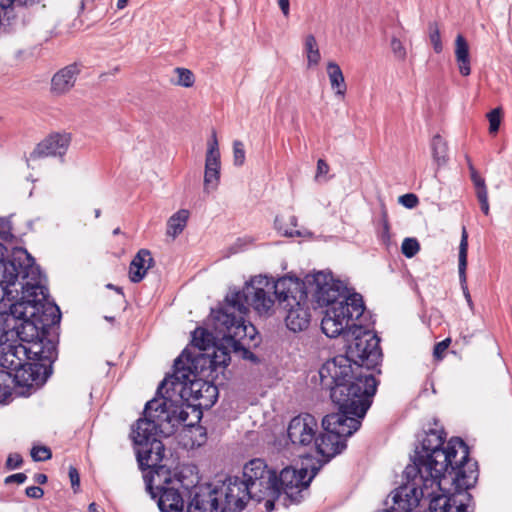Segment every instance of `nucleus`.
Segmentation results:
<instances>
[{
    "mask_svg": "<svg viewBox=\"0 0 512 512\" xmlns=\"http://www.w3.org/2000/svg\"><path fill=\"white\" fill-rule=\"evenodd\" d=\"M88 512H104V510L99 508L96 503H91L88 507Z\"/></svg>",
    "mask_w": 512,
    "mask_h": 512,
    "instance_id": "52",
    "label": "nucleus"
},
{
    "mask_svg": "<svg viewBox=\"0 0 512 512\" xmlns=\"http://www.w3.org/2000/svg\"><path fill=\"white\" fill-rule=\"evenodd\" d=\"M304 50L307 57L308 68L315 67L321 60V54L318 48L317 41L313 35H307L304 43Z\"/></svg>",
    "mask_w": 512,
    "mask_h": 512,
    "instance_id": "29",
    "label": "nucleus"
},
{
    "mask_svg": "<svg viewBox=\"0 0 512 512\" xmlns=\"http://www.w3.org/2000/svg\"><path fill=\"white\" fill-rule=\"evenodd\" d=\"M277 497H271V496H265V498L263 500H266L265 501V507L269 510V509H272L273 508V500L276 499Z\"/></svg>",
    "mask_w": 512,
    "mask_h": 512,
    "instance_id": "51",
    "label": "nucleus"
},
{
    "mask_svg": "<svg viewBox=\"0 0 512 512\" xmlns=\"http://www.w3.org/2000/svg\"><path fill=\"white\" fill-rule=\"evenodd\" d=\"M27 476L24 473H16L9 475L5 478L4 482L5 484H11V483H18L22 484L26 481Z\"/></svg>",
    "mask_w": 512,
    "mask_h": 512,
    "instance_id": "47",
    "label": "nucleus"
},
{
    "mask_svg": "<svg viewBox=\"0 0 512 512\" xmlns=\"http://www.w3.org/2000/svg\"><path fill=\"white\" fill-rule=\"evenodd\" d=\"M153 264L154 259L152 258L150 251L147 249L139 250L130 263L129 278L131 282H140Z\"/></svg>",
    "mask_w": 512,
    "mask_h": 512,
    "instance_id": "24",
    "label": "nucleus"
},
{
    "mask_svg": "<svg viewBox=\"0 0 512 512\" xmlns=\"http://www.w3.org/2000/svg\"><path fill=\"white\" fill-rule=\"evenodd\" d=\"M450 343H451V339L450 338H446L443 341L437 343L435 345L434 351H433L434 357L437 358V359H441L442 356H443V353L447 350V348L449 347Z\"/></svg>",
    "mask_w": 512,
    "mask_h": 512,
    "instance_id": "43",
    "label": "nucleus"
},
{
    "mask_svg": "<svg viewBox=\"0 0 512 512\" xmlns=\"http://www.w3.org/2000/svg\"><path fill=\"white\" fill-rule=\"evenodd\" d=\"M189 218V211L181 209L173 214L167 222V235L175 238L178 236L186 227Z\"/></svg>",
    "mask_w": 512,
    "mask_h": 512,
    "instance_id": "28",
    "label": "nucleus"
},
{
    "mask_svg": "<svg viewBox=\"0 0 512 512\" xmlns=\"http://www.w3.org/2000/svg\"><path fill=\"white\" fill-rule=\"evenodd\" d=\"M391 49L397 59L404 60L406 58V49L398 38H392Z\"/></svg>",
    "mask_w": 512,
    "mask_h": 512,
    "instance_id": "39",
    "label": "nucleus"
},
{
    "mask_svg": "<svg viewBox=\"0 0 512 512\" xmlns=\"http://www.w3.org/2000/svg\"><path fill=\"white\" fill-rule=\"evenodd\" d=\"M242 483L250 490L253 499L263 501L265 496L279 497L277 474L268 469L262 459H253L243 468Z\"/></svg>",
    "mask_w": 512,
    "mask_h": 512,
    "instance_id": "12",
    "label": "nucleus"
},
{
    "mask_svg": "<svg viewBox=\"0 0 512 512\" xmlns=\"http://www.w3.org/2000/svg\"><path fill=\"white\" fill-rule=\"evenodd\" d=\"M233 162L235 166H242L245 162L244 145L238 140L233 143Z\"/></svg>",
    "mask_w": 512,
    "mask_h": 512,
    "instance_id": "36",
    "label": "nucleus"
},
{
    "mask_svg": "<svg viewBox=\"0 0 512 512\" xmlns=\"http://www.w3.org/2000/svg\"><path fill=\"white\" fill-rule=\"evenodd\" d=\"M429 38L430 42L433 46V49L436 53H440L443 50V45L441 42L440 31L438 25L436 23L429 24Z\"/></svg>",
    "mask_w": 512,
    "mask_h": 512,
    "instance_id": "34",
    "label": "nucleus"
},
{
    "mask_svg": "<svg viewBox=\"0 0 512 512\" xmlns=\"http://www.w3.org/2000/svg\"><path fill=\"white\" fill-rule=\"evenodd\" d=\"M190 357L182 353L174 362V372L166 377L158 387L157 394L169 398L173 404L184 409V403L198 401L197 405L209 407L217 399L218 389L215 385L197 378V370L189 363Z\"/></svg>",
    "mask_w": 512,
    "mask_h": 512,
    "instance_id": "8",
    "label": "nucleus"
},
{
    "mask_svg": "<svg viewBox=\"0 0 512 512\" xmlns=\"http://www.w3.org/2000/svg\"><path fill=\"white\" fill-rule=\"evenodd\" d=\"M318 433V421L309 414L303 413L291 419L287 428L288 439L294 449L310 452Z\"/></svg>",
    "mask_w": 512,
    "mask_h": 512,
    "instance_id": "18",
    "label": "nucleus"
},
{
    "mask_svg": "<svg viewBox=\"0 0 512 512\" xmlns=\"http://www.w3.org/2000/svg\"><path fill=\"white\" fill-rule=\"evenodd\" d=\"M327 74L329 77L331 88L334 90L337 96L343 98L346 93L347 87L340 66L335 62H329L327 64Z\"/></svg>",
    "mask_w": 512,
    "mask_h": 512,
    "instance_id": "27",
    "label": "nucleus"
},
{
    "mask_svg": "<svg viewBox=\"0 0 512 512\" xmlns=\"http://www.w3.org/2000/svg\"><path fill=\"white\" fill-rule=\"evenodd\" d=\"M95 217L98 218L101 214V210L100 209H95Z\"/></svg>",
    "mask_w": 512,
    "mask_h": 512,
    "instance_id": "55",
    "label": "nucleus"
},
{
    "mask_svg": "<svg viewBox=\"0 0 512 512\" xmlns=\"http://www.w3.org/2000/svg\"><path fill=\"white\" fill-rule=\"evenodd\" d=\"M471 170V180L476 188V194L480 191H487V187L485 184V180L478 175L476 170L473 167H470Z\"/></svg>",
    "mask_w": 512,
    "mask_h": 512,
    "instance_id": "41",
    "label": "nucleus"
},
{
    "mask_svg": "<svg viewBox=\"0 0 512 512\" xmlns=\"http://www.w3.org/2000/svg\"><path fill=\"white\" fill-rule=\"evenodd\" d=\"M69 478L71 481L72 488L76 492L80 486V476L78 470L73 466H70L69 468Z\"/></svg>",
    "mask_w": 512,
    "mask_h": 512,
    "instance_id": "46",
    "label": "nucleus"
},
{
    "mask_svg": "<svg viewBox=\"0 0 512 512\" xmlns=\"http://www.w3.org/2000/svg\"><path fill=\"white\" fill-rule=\"evenodd\" d=\"M329 170H330V167H329L328 163L323 159H319L317 161L315 180L316 181H321V180L327 181V179H328L327 174H328Z\"/></svg>",
    "mask_w": 512,
    "mask_h": 512,
    "instance_id": "40",
    "label": "nucleus"
},
{
    "mask_svg": "<svg viewBox=\"0 0 512 512\" xmlns=\"http://www.w3.org/2000/svg\"><path fill=\"white\" fill-rule=\"evenodd\" d=\"M220 150L216 132L213 131L211 138L207 142V151L205 155L204 171V191L210 193L215 191L220 181Z\"/></svg>",
    "mask_w": 512,
    "mask_h": 512,
    "instance_id": "19",
    "label": "nucleus"
},
{
    "mask_svg": "<svg viewBox=\"0 0 512 512\" xmlns=\"http://www.w3.org/2000/svg\"><path fill=\"white\" fill-rule=\"evenodd\" d=\"M174 78L171 79V83L176 86H181L185 88H190L195 83L194 73L187 68L176 67L173 70Z\"/></svg>",
    "mask_w": 512,
    "mask_h": 512,
    "instance_id": "31",
    "label": "nucleus"
},
{
    "mask_svg": "<svg viewBox=\"0 0 512 512\" xmlns=\"http://www.w3.org/2000/svg\"><path fill=\"white\" fill-rule=\"evenodd\" d=\"M188 415L186 410H179L169 398L164 399L162 395L147 402L144 418L136 422L131 434L142 470L160 465L164 445L157 436L172 435L178 425L186 422Z\"/></svg>",
    "mask_w": 512,
    "mask_h": 512,
    "instance_id": "7",
    "label": "nucleus"
},
{
    "mask_svg": "<svg viewBox=\"0 0 512 512\" xmlns=\"http://www.w3.org/2000/svg\"><path fill=\"white\" fill-rule=\"evenodd\" d=\"M319 468L312 467L308 476V468L286 467L277 476L280 495L284 494L291 502H299Z\"/></svg>",
    "mask_w": 512,
    "mask_h": 512,
    "instance_id": "16",
    "label": "nucleus"
},
{
    "mask_svg": "<svg viewBox=\"0 0 512 512\" xmlns=\"http://www.w3.org/2000/svg\"><path fill=\"white\" fill-rule=\"evenodd\" d=\"M42 313L30 321L20 322V330L14 338L0 346V373L9 376L12 392L14 386L32 387L38 385L44 365L38 361H52L56 355L55 342L47 338L48 329L44 325Z\"/></svg>",
    "mask_w": 512,
    "mask_h": 512,
    "instance_id": "4",
    "label": "nucleus"
},
{
    "mask_svg": "<svg viewBox=\"0 0 512 512\" xmlns=\"http://www.w3.org/2000/svg\"><path fill=\"white\" fill-rule=\"evenodd\" d=\"M487 118L489 121V132L492 134H495L499 130L501 120H502L501 108H495V109L491 110L487 114Z\"/></svg>",
    "mask_w": 512,
    "mask_h": 512,
    "instance_id": "35",
    "label": "nucleus"
},
{
    "mask_svg": "<svg viewBox=\"0 0 512 512\" xmlns=\"http://www.w3.org/2000/svg\"><path fill=\"white\" fill-rule=\"evenodd\" d=\"M3 249H4V246L2 244H0V255L3 256Z\"/></svg>",
    "mask_w": 512,
    "mask_h": 512,
    "instance_id": "56",
    "label": "nucleus"
},
{
    "mask_svg": "<svg viewBox=\"0 0 512 512\" xmlns=\"http://www.w3.org/2000/svg\"><path fill=\"white\" fill-rule=\"evenodd\" d=\"M5 381L11 382L8 375L0 373V402L6 401L12 395L10 386H8Z\"/></svg>",
    "mask_w": 512,
    "mask_h": 512,
    "instance_id": "38",
    "label": "nucleus"
},
{
    "mask_svg": "<svg viewBox=\"0 0 512 512\" xmlns=\"http://www.w3.org/2000/svg\"><path fill=\"white\" fill-rule=\"evenodd\" d=\"M275 298L285 311L286 327L293 332H301L308 328L311 311L305 282L298 278L285 276L271 282L265 276H255L241 291H234L235 299L241 311L248 313L252 307L260 316H271L274 313Z\"/></svg>",
    "mask_w": 512,
    "mask_h": 512,
    "instance_id": "3",
    "label": "nucleus"
},
{
    "mask_svg": "<svg viewBox=\"0 0 512 512\" xmlns=\"http://www.w3.org/2000/svg\"><path fill=\"white\" fill-rule=\"evenodd\" d=\"M339 412L326 415L322 419L323 432L317 433L310 449L326 458V461L340 454L346 448V439L356 432L365 416L360 413L358 405L343 407L339 403Z\"/></svg>",
    "mask_w": 512,
    "mask_h": 512,
    "instance_id": "9",
    "label": "nucleus"
},
{
    "mask_svg": "<svg viewBox=\"0 0 512 512\" xmlns=\"http://www.w3.org/2000/svg\"><path fill=\"white\" fill-rule=\"evenodd\" d=\"M234 291H230L225 298V306L212 311L211 322L214 332L206 328L198 327L192 333V343L201 352L190 359V364L195 370L216 371L225 367L230 362L228 347L238 350L241 342L248 338L252 340L255 335V327L246 323V311H241L236 300L231 301Z\"/></svg>",
    "mask_w": 512,
    "mask_h": 512,
    "instance_id": "5",
    "label": "nucleus"
},
{
    "mask_svg": "<svg viewBox=\"0 0 512 512\" xmlns=\"http://www.w3.org/2000/svg\"><path fill=\"white\" fill-rule=\"evenodd\" d=\"M212 490L218 498L220 512H240L248 500L253 499L250 490L238 477H230Z\"/></svg>",
    "mask_w": 512,
    "mask_h": 512,
    "instance_id": "15",
    "label": "nucleus"
},
{
    "mask_svg": "<svg viewBox=\"0 0 512 512\" xmlns=\"http://www.w3.org/2000/svg\"><path fill=\"white\" fill-rule=\"evenodd\" d=\"M467 254H468V233L463 227L462 234H461V240L459 244V254H458V273H459V280L461 284V288L463 290L464 296L468 303H471V297L470 293L468 291L467 287V276H466V269H467Z\"/></svg>",
    "mask_w": 512,
    "mask_h": 512,
    "instance_id": "25",
    "label": "nucleus"
},
{
    "mask_svg": "<svg viewBox=\"0 0 512 512\" xmlns=\"http://www.w3.org/2000/svg\"><path fill=\"white\" fill-rule=\"evenodd\" d=\"M35 482L38 484H45L47 482V476L42 473H38L34 476Z\"/></svg>",
    "mask_w": 512,
    "mask_h": 512,
    "instance_id": "50",
    "label": "nucleus"
},
{
    "mask_svg": "<svg viewBox=\"0 0 512 512\" xmlns=\"http://www.w3.org/2000/svg\"><path fill=\"white\" fill-rule=\"evenodd\" d=\"M34 461H46L52 457L51 450L46 446H34L31 450Z\"/></svg>",
    "mask_w": 512,
    "mask_h": 512,
    "instance_id": "37",
    "label": "nucleus"
},
{
    "mask_svg": "<svg viewBox=\"0 0 512 512\" xmlns=\"http://www.w3.org/2000/svg\"><path fill=\"white\" fill-rule=\"evenodd\" d=\"M407 478L409 479V477ZM410 478L412 483L398 487L392 492L390 500H386V505L389 506L390 510L410 512L418 506L422 497H431L432 499L439 495H435L437 491H440L436 486L425 488L418 473L413 472Z\"/></svg>",
    "mask_w": 512,
    "mask_h": 512,
    "instance_id": "13",
    "label": "nucleus"
},
{
    "mask_svg": "<svg viewBox=\"0 0 512 512\" xmlns=\"http://www.w3.org/2000/svg\"><path fill=\"white\" fill-rule=\"evenodd\" d=\"M420 250V245L415 238H405L401 245V252L407 258L414 257Z\"/></svg>",
    "mask_w": 512,
    "mask_h": 512,
    "instance_id": "33",
    "label": "nucleus"
},
{
    "mask_svg": "<svg viewBox=\"0 0 512 512\" xmlns=\"http://www.w3.org/2000/svg\"><path fill=\"white\" fill-rule=\"evenodd\" d=\"M217 496H214L212 487L200 486L192 494L187 506V512H220Z\"/></svg>",
    "mask_w": 512,
    "mask_h": 512,
    "instance_id": "22",
    "label": "nucleus"
},
{
    "mask_svg": "<svg viewBox=\"0 0 512 512\" xmlns=\"http://www.w3.org/2000/svg\"><path fill=\"white\" fill-rule=\"evenodd\" d=\"M455 59L459 73L462 76H469L471 73V59L469 45L463 35H457L455 39Z\"/></svg>",
    "mask_w": 512,
    "mask_h": 512,
    "instance_id": "26",
    "label": "nucleus"
},
{
    "mask_svg": "<svg viewBox=\"0 0 512 512\" xmlns=\"http://www.w3.org/2000/svg\"><path fill=\"white\" fill-rule=\"evenodd\" d=\"M107 288L114 289V290H116L118 293H122V289H121L120 287H115L113 284H108V285H107Z\"/></svg>",
    "mask_w": 512,
    "mask_h": 512,
    "instance_id": "54",
    "label": "nucleus"
},
{
    "mask_svg": "<svg viewBox=\"0 0 512 512\" xmlns=\"http://www.w3.org/2000/svg\"><path fill=\"white\" fill-rule=\"evenodd\" d=\"M45 282L40 268L25 250H15L11 259H0L1 300H13L14 292L18 293L19 286L22 296L17 302L37 304L38 309L42 311L44 325H56L60 322V310L58 306L48 301Z\"/></svg>",
    "mask_w": 512,
    "mask_h": 512,
    "instance_id": "6",
    "label": "nucleus"
},
{
    "mask_svg": "<svg viewBox=\"0 0 512 512\" xmlns=\"http://www.w3.org/2000/svg\"><path fill=\"white\" fill-rule=\"evenodd\" d=\"M22 457L17 453L9 454L6 460V467L8 469H16L19 468L22 464Z\"/></svg>",
    "mask_w": 512,
    "mask_h": 512,
    "instance_id": "45",
    "label": "nucleus"
},
{
    "mask_svg": "<svg viewBox=\"0 0 512 512\" xmlns=\"http://www.w3.org/2000/svg\"><path fill=\"white\" fill-rule=\"evenodd\" d=\"M25 493L30 498L39 499L43 496L44 491L39 486H30L26 488Z\"/></svg>",
    "mask_w": 512,
    "mask_h": 512,
    "instance_id": "48",
    "label": "nucleus"
},
{
    "mask_svg": "<svg viewBox=\"0 0 512 512\" xmlns=\"http://www.w3.org/2000/svg\"><path fill=\"white\" fill-rule=\"evenodd\" d=\"M129 0H118L117 1V8L118 9H123L127 3H128Z\"/></svg>",
    "mask_w": 512,
    "mask_h": 512,
    "instance_id": "53",
    "label": "nucleus"
},
{
    "mask_svg": "<svg viewBox=\"0 0 512 512\" xmlns=\"http://www.w3.org/2000/svg\"><path fill=\"white\" fill-rule=\"evenodd\" d=\"M477 199L480 203L481 210L485 215L489 214L490 207L488 202V191H480L476 194Z\"/></svg>",
    "mask_w": 512,
    "mask_h": 512,
    "instance_id": "44",
    "label": "nucleus"
},
{
    "mask_svg": "<svg viewBox=\"0 0 512 512\" xmlns=\"http://www.w3.org/2000/svg\"><path fill=\"white\" fill-rule=\"evenodd\" d=\"M444 438L435 430L425 435L420 448H417L413 465L405 469L410 477L418 473L425 488L436 486L441 492L446 491V485H453L455 492L464 491L474 485L477 480V470L469 463V449L461 438H452L443 448Z\"/></svg>",
    "mask_w": 512,
    "mask_h": 512,
    "instance_id": "2",
    "label": "nucleus"
},
{
    "mask_svg": "<svg viewBox=\"0 0 512 512\" xmlns=\"http://www.w3.org/2000/svg\"><path fill=\"white\" fill-rule=\"evenodd\" d=\"M120 232V229L119 228H116L114 231H113V234H118Z\"/></svg>",
    "mask_w": 512,
    "mask_h": 512,
    "instance_id": "57",
    "label": "nucleus"
},
{
    "mask_svg": "<svg viewBox=\"0 0 512 512\" xmlns=\"http://www.w3.org/2000/svg\"><path fill=\"white\" fill-rule=\"evenodd\" d=\"M432 155L438 166L445 165L447 158V143L440 135H435L431 143Z\"/></svg>",
    "mask_w": 512,
    "mask_h": 512,
    "instance_id": "30",
    "label": "nucleus"
},
{
    "mask_svg": "<svg viewBox=\"0 0 512 512\" xmlns=\"http://www.w3.org/2000/svg\"><path fill=\"white\" fill-rule=\"evenodd\" d=\"M365 306L362 296L353 293L352 302L343 304H334L326 308L321 321V329L329 338H335L343 335L346 341H350V335L354 327L359 325L350 324L357 320L364 312Z\"/></svg>",
    "mask_w": 512,
    "mask_h": 512,
    "instance_id": "11",
    "label": "nucleus"
},
{
    "mask_svg": "<svg viewBox=\"0 0 512 512\" xmlns=\"http://www.w3.org/2000/svg\"><path fill=\"white\" fill-rule=\"evenodd\" d=\"M469 495L465 491L442 492L430 499L429 512H468L466 501Z\"/></svg>",
    "mask_w": 512,
    "mask_h": 512,
    "instance_id": "20",
    "label": "nucleus"
},
{
    "mask_svg": "<svg viewBox=\"0 0 512 512\" xmlns=\"http://www.w3.org/2000/svg\"><path fill=\"white\" fill-rule=\"evenodd\" d=\"M382 512H395V511H392L389 508H387V509L383 510Z\"/></svg>",
    "mask_w": 512,
    "mask_h": 512,
    "instance_id": "58",
    "label": "nucleus"
},
{
    "mask_svg": "<svg viewBox=\"0 0 512 512\" xmlns=\"http://www.w3.org/2000/svg\"><path fill=\"white\" fill-rule=\"evenodd\" d=\"M306 282L319 306L329 308L336 303L344 305V301L352 302L353 294H350L346 287L340 281L334 280L330 274L317 272L307 276Z\"/></svg>",
    "mask_w": 512,
    "mask_h": 512,
    "instance_id": "14",
    "label": "nucleus"
},
{
    "mask_svg": "<svg viewBox=\"0 0 512 512\" xmlns=\"http://www.w3.org/2000/svg\"><path fill=\"white\" fill-rule=\"evenodd\" d=\"M279 7L285 17L289 16L290 2L289 0H278Z\"/></svg>",
    "mask_w": 512,
    "mask_h": 512,
    "instance_id": "49",
    "label": "nucleus"
},
{
    "mask_svg": "<svg viewBox=\"0 0 512 512\" xmlns=\"http://www.w3.org/2000/svg\"><path fill=\"white\" fill-rule=\"evenodd\" d=\"M69 133H52L42 140L31 153L32 159L47 156H63L70 145Z\"/></svg>",
    "mask_w": 512,
    "mask_h": 512,
    "instance_id": "21",
    "label": "nucleus"
},
{
    "mask_svg": "<svg viewBox=\"0 0 512 512\" xmlns=\"http://www.w3.org/2000/svg\"><path fill=\"white\" fill-rule=\"evenodd\" d=\"M399 203L406 208L412 209L418 204V198L412 193L404 194L399 197Z\"/></svg>",
    "mask_w": 512,
    "mask_h": 512,
    "instance_id": "42",
    "label": "nucleus"
},
{
    "mask_svg": "<svg viewBox=\"0 0 512 512\" xmlns=\"http://www.w3.org/2000/svg\"><path fill=\"white\" fill-rule=\"evenodd\" d=\"M146 490L153 499L158 498L157 504L161 512H181L184 501L179 493L182 481L172 476L169 469L158 465L149 468L144 474Z\"/></svg>",
    "mask_w": 512,
    "mask_h": 512,
    "instance_id": "10",
    "label": "nucleus"
},
{
    "mask_svg": "<svg viewBox=\"0 0 512 512\" xmlns=\"http://www.w3.org/2000/svg\"><path fill=\"white\" fill-rule=\"evenodd\" d=\"M348 342L346 355H338L321 366V385L330 389L333 403L343 407L357 404L358 411L365 415L377 387L370 369L381 357L379 339L359 325L353 328Z\"/></svg>",
    "mask_w": 512,
    "mask_h": 512,
    "instance_id": "1",
    "label": "nucleus"
},
{
    "mask_svg": "<svg viewBox=\"0 0 512 512\" xmlns=\"http://www.w3.org/2000/svg\"><path fill=\"white\" fill-rule=\"evenodd\" d=\"M80 69L77 64H70L59 70L51 80V91L62 95L70 91L76 82Z\"/></svg>",
    "mask_w": 512,
    "mask_h": 512,
    "instance_id": "23",
    "label": "nucleus"
},
{
    "mask_svg": "<svg viewBox=\"0 0 512 512\" xmlns=\"http://www.w3.org/2000/svg\"><path fill=\"white\" fill-rule=\"evenodd\" d=\"M288 222L289 223H285L283 217L277 216L275 218V227L284 236H288V237L299 236L300 235L299 231L295 229L297 226V218L294 215H291L288 218Z\"/></svg>",
    "mask_w": 512,
    "mask_h": 512,
    "instance_id": "32",
    "label": "nucleus"
},
{
    "mask_svg": "<svg viewBox=\"0 0 512 512\" xmlns=\"http://www.w3.org/2000/svg\"><path fill=\"white\" fill-rule=\"evenodd\" d=\"M41 314L37 304L29 302H14L10 304L9 313L6 316H0V346L6 341L14 338L16 332L20 330V322L30 321Z\"/></svg>",
    "mask_w": 512,
    "mask_h": 512,
    "instance_id": "17",
    "label": "nucleus"
}]
</instances>
